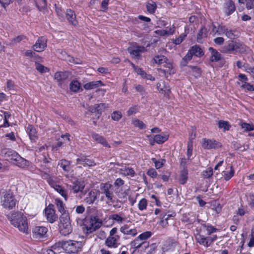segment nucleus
<instances>
[{"label":"nucleus","mask_w":254,"mask_h":254,"mask_svg":"<svg viewBox=\"0 0 254 254\" xmlns=\"http://www.w3.org/2000/svg\"><path fill=\"white\" fill-rule=\"evenodd\" d=\"M0 203L3 208L10 210L15 207L18 200L14 192L11 190H7L0 193Z\"/></svg>","instance_id":"f257e3e1"},{"label":"nucleus","mask_w":254,"mask_h":254,"mask_svg":"<svg viewBox=\"0 0 254 254\" xmlns=\"http://www.w3.org/2000/svg\"><path fill=\"white\" fill-rule=\"evenodd\" d=\"M11 224L24 233H28V225L27 218L20 213L16 214L11 220Z\"/></svg>","instance_id":"f03ea898"},{"label":"nucleus","mask_w":254,"mask_h":254,"mask_svg":"<svg viewBox=\"0 0 254 254\" xmlns=\"http://www.w3.org/2000/svg\"><path fill=\"white\" fill-rule=\"evenodd\" d=\"M118 229L113 228L109 232V235L105 240V244L109 248H117L120 245V237L117 234Z\"/></svg>","instance_id":"7ed1b4c3"},{"label":"nucleus","mask_w":254,"mask_h":254,"mask_svg":"<svg viewBox=\"0 0 254 254\" xmlns=\"http://www.w3.org/2000/svg\"><path fill=\"white\" fill-rule=\"evenodd\" d=\"M60 224L59 225L60 233L64 236L70 234L72 231L71 223L68 215L61 216L60 218Z\"/></svg>","instance_id":"20e7f679"},{"label":"nucleus","mask_w":254,"mask_h":254,"mask_svg":"<svg viewBox=\"0 0 254 254\" xmlns=\"http://www.w3.org/2000/svg\"><path fill=\"white\" fill-rule=\"evenodd\" d=\"M82 244L80 241L69 240L64 242L63 247L69 254L77 253L82 248Z\"/></svg>","instance_id":"39448f33"},{"label":"nucleus","mask_w":254,"mask_h":254,"mask_svg":"<svg viewBox=\"0 0 254 254\" xmlns=\"http://www.w3.org/2000/svg\"><path fill=\"white\" fill-rule=\"evenodd\" d=\"M101 223L97 220L96 217H91L85 220L84 224V231L86 234H90L98 229Z\"/></svg>","instance_id":"423d86ee"},{"label":"nucleus","mask_w":254,"mask_h":254,"mask_svg":"<svg viewBox=\"0 0 254 254\" xmlns=\"http://www.w3.org/2000/svg\"><path fill=\"white\" fill-rule=\"evenodd\" d=\"M44 210L46 219L49 222L53 223L57 220L58 216L55 213L53 204H49L45 208Z\"/></svg>","instance_id":"0eeeda50"},{"label":"nucleus","mask_w":254,"mask_h":254,"mask_svg":"<svg viewBox=\"0 0 254 254\" xmlns=\"http://www.w3.org/2000/svg\"><path fill=\"white\" fill-rule=\"evenodd\" d=\"M202 146L205 149H211L220 148L222 144L214 139L203 138L202 140Z\"/></svg>","instance_id":"6e6552de"},{"label":"nucleus","mask_w":254,"mask_h":254,"mask_svg":"<svg viewBox=\"0 0 254 254\" xmlns=\"http://www.w3.org/2000/svg\"><path fill=\"white\" fill-rule=\"evenodd\" d=\"M102 192L105 195L106 197L111 202L113 201L114 197L113 188L112 185L109 183L103 184L101 186Z\"/></svg>","instance_id":"1a4fd4ad"},{"label":"nucleus","mask_w":254,"mask_h":254,"mask_svg":"<svg viewBox=\"0 0 254 254\" xmlns=\"http://www.w3.org/2000/svg\"><path fill=\"white\" fill-rule=\"evenodd\" d=\"M76 165H80L83 167H91L95 165L94 161L88 158L87 156L85 155H80L76 159Z\"/></svg>","instance_id":"9d476101"},{"label":"nucleus","mask_w":254,"mask_h":254,"mask_svg":"<svg viewBox=\"0 0 254 254\" xmlns=\"http://www.w3.org/2000/svg\"><path fill=\"white\" fill-rule=\"evenodd\" d=\"M222 10L227 16L232 14L236 10L234 1L232 0H226L223 5Z\"/></svg>","instance_id":"9b49d317"},{"label":"nucleus","mask_w":254,"mask_h":254,"mask_svg":"<svg viewBox=\"0 0 254 254\" xmlns=\"http://www.w3.org/2000/svg\"><path fill=\"white\" fill-rule=\"evenodd\" d=\"M48 229L44 226H36L32 231L33 237L35 239L44 238L47 234Z\"/></svg>","instance_id":"f8f14e48"},{"label":"nucleus","mask_w":254,"mask_h":254,"mask_svg":"<svg viewBox=\"0 0 254 254\" xmlns=\"http://www.w3.org/2000/svg\"><path fill=\"white\" fill-rule=\"evenodd\" d=\"M196 234L195 235V238L196 241L200 245H202L205 247H208L210 246L209 242H208V237L201 234V230L196 229Z\"/></svg>","instance_id":"ddd939ff"},{"label":"nucleus","mask_w":254,"mask_h":254,"mask_svg":"<svg viewBox=\"0 0 254 254\" xmlns=\"http://www.w3.org/2000/svg\"><path fill=\"white\" fill-rule=\"evenodd\" d=\"M99 195V192L96 190H92L88 192L84 198L85 203L88 204H92L97 200Z\"/></svg>","instance_id":"4468645a"},{"label":"nucleus","mask_w":254,"mask_h":254,"mask_svg":"<svg viewBox=\"0 0 254 254\" xmlns=\"http://www.w3.org/2000/svg\"><path fill=\"white\" fill-rule=\"evenodd\" d=\"M127 51L132 58L139 60L140 59L141 54L145 51V48L142 46L130 47L127 49Z\"/></svg>","instance_id":"2eb2a0df"},{"label":"nucleus","mask_w":254,"mask_h":254,"mask_svg":"<svg viewBox=\"0 0 254 254\" xmlns=\"http://www.w3.org/2000/svg\"><path fill=\"white\" fill-rule=\"evenodd\" d=\"M46 47L47 39L43 37H40L33 46V49L36 52H41L43 51Z\"/></svg>","instance_id":"dca6fc26"},{"label":"nucleus","mask_w":254,"mask_h":254,"mask_svg":"<svg viewBox=\"0 0 254 254\" xmlns=\"http://www.w3.org/2000/svg\"><path fill=\"white\" fill-rule=\"evenodd\" d=\"M150 144L152 145L154 144V142L158 144H162L165 142L168 139V135L165 134H157L153 136H149Z\"/></svg>","instance_id":"f3484780"},{"label":"nucleus","mask_w":254,"mask_h":254,"mask_svg":"<svg viewBox=\"0 0 254 254\" xmlns=\"http://www.w3.org/2000/svg\"><path fill=\"white\" fill-rule=\"evenodd\" d=\"M156 87L160 93L167 96H169L171 93L170 88L164 81L158 83L156 85Z\"/></svg>","instance_id":"a211bd4d"},{"label":"nucleus","mask_w":254,"mask_h":254,"mask_svg":"<svg viewBox=\"0 0 254 254\" xmlns=\"http://www.w3.org/2000/svg\"><path fill=\"white\" fill-rule=\"evenodd\" d=\"M138 20H140L145 22H149L151 21L150 18L142 15H139L137 18H135L134 20V22L135 24L141 25L142 29L144 30H147L149 28V26L147 25V24L146 23H142Z\"/></svg>","instance_id":"6ab92c4d"},{"label":"nucleus","mask_w":254,"mask_h":254,"mask_svg":"<svg viewBox=\"0 0 254 254\" xmlns=\"http://www.w3.org/2000/svg\"><path fill=\"white\" fill-rule=\"evenodd\" d=\"M84 185L83 182L79 180H76L72 183V185L70 186V189L73 190L75 193L78 192H82L84 188Z\"/></svg>","instance_id":"aec40b11"},{"label":"nucleus","mask_w":254,"mask_h":254,"mask_svg":"<svg viewBox=\"0 0 254 254\" xmlns=\"http://www.w3.org/2000/svg\"><path fill=\"white\" fill-rule=\"evenodd\" d=\"M2 153L5 155V157L7 158V160L11 161H14L16 159V158L18 156V154L15 151L10 149H4L2 150Z\"/></svg>","instance_id":"412c9836"},{"label":"nucleus","mask_w":254,"mask_h":254,"mask_svg":"<svg viewBox=\"0 0 254 254\" xmlns=\"http://www.w3.org/2000/svg\"><path fill=\"white\" fill-rule=\"evenodd\" d=\"M66 17L68 21L71 24L75 26L77 24L76 15L74 12L70 9L66 11Z\"/></svg>","instance_id":"4be33fe9"},{"label":"nucleus","mask_w":254,"mask_h":254,"mask_svg":"<svg viewBox=\"0 0 254 254\" xmlns=\"http://www.w3.org/2000/svg\"><path fill=\"white\" fill-rule=\"evenodd\" d=\"M55 203L56 205L58 211L62 214L61 216L68 215L65 213L66 210L65 208V204L60 198H56L55 199Z\"/></svg>","instance_id":"5701e85b"},{"label":"nucleus","mask_w":254,"mask_h":254,"mask_svg":"<svg viewBox=\"0 0 254 254\" xmlns=\"http://www.w3.org/2000/svg\"><path fill=\"white\" fill-rule=\"evenodd\" d=\"M120 231L125 235H130L131 236H135L137 231L136 229L130 228L127 225H124L120 228Z\"/></svg>","instance_id":"b1692460"},{"label":"nucleus","mask_w":254,"mask_h":254,"mask_svg":"<svg viewBox=\"0 0 254 254\" xmlns=\"http://www.w3.org/2000/svg\"><path fill=\"white\" fill-rule=\"evenodd\" d=\"M93 139L98 143L101 144L104 146L110 148L111 146L108 143L106 139L103 136L99 134L94 133L92 134Z\"/></svg>","instance_id":"393cba45"},{"label":"nucleus","mask_w":254,"mask_h":254,"mask_svg":"<svg viewBox=\"0 0 254 254\" xmlns=\"http://www.w3.org/2000/svg\"><path fill=\"white\" fill-rule=\"evenodd\" d=\"M68 78L67 72H57L55 73L54 79L58 82L59 85Z\"/></svg>","instance_id":"a878e982"},{"label":"nucleus","mask_w":254,"mask_h":254,"mask_svg":"<svg viewBox=\"0 0 254 254\" xmlns=\"http://www.w3.org/2000/svg\"><path fill=\"white\" fill-rule=\"evenodd\" d=\"M103 85V82L101 80H99L87 83L83 85V87L86 90H91Z\"/></svg>","instance_id":"bb28decb"},{"label":"nucleus","mask_w":254,"mask_h":254,"mask_svg":"<svg viewBox=\"0 0 254 254\" xmlns=\"http://www.w3.org/2000/svg\"><path fill=\"white\" fill-rule=\"evenodd\" d=\"M208 50L211 54L210 60L212 62H217L220 60L221 55L217 51L212 47H210Z\"/></svg>","instance_id":"cd10ccee"},{"label":"nucleus","mask_w":254,"mask_h":254,"mask_svg":"<svg viewBox=\"0 0 254 254\" xmlns=\"http://www.w3.org/2000/svg\"><path fill=\"white\" fill-rule=\"evenodd\" d=\"M225 35L229 39H234L239 37L240 32L236 29H230L227 28Z\"/></svg>","instance_id":"c85d7f7f"},{"label":"nucleus","mask_w":254,"mask_h":254,"mask_svg":"<svg viewBox=\"0 0 254 254\" xmlns=\"http://www.w3.org/2000/svg\"><path fill=\"white\" fill-rule=\"evenodd\" d=\"M13 163L17 166L21 168H24L29 165L28 161L20 156L19 155L16 158V159L13 161Z\"/></svg>","instance_id":"c756f323"},{"label":"nucleus","mask_w":254,"mask_h":254,"mask_svg":"<svg viewBox=\"0 0 254 254\" xmlns=\"http://www.w3.org/2000/svg\"><path fill=\"white\" fill-rule=\"evenodd\" d=\"M26 131L29 134L30 139L35 141L37 138V131L34 127L31 125H28L26 128Z\"/></svg>","instance_id":"7c9ffc66"},{"label":"nucleus","mask_w":254,"mask_h":254,"mask_svg":"<svg viewBox=\"0 0 254 254\" xmlns=\"http://www.w3.org/2000/svg\"><path fill=\"white\" fill-rule=\"evenodd\" d=\"M218 127L219 129H221L223 131L225 132L230 129L231 125L228 121L219 120L218 122Z\"/></svg>","instance_id":"2f4dec72"},{"label":"nucleus","mask_w":254,"mask_h":254,"mask_svg":"<svg viewBox=\"0 0 254 254\" xmlns=\"http://www.w3.org/2000/svg\"><path fill=\"white\" fill-rule=\"evenodd\" d=\"M175 29L174 27L170 28L169 30H157L155 31V33L159 36H164L167 35H171L174 33Z\"/></svg>","instance_id":"473e14b6"},{"label":"nucleus","mask_w":254,"mask_h":254,"mask_svg":"<svg viewBox=\"0 0 254 254\" xmlns=\"http://www.w3.org/2000/svg\"><path fill=\"white\" fill-rule=\"evenodd\" d=\"M198 222H201V224L204 228H206V230L207 232V234L208 235H210L212 233L216 232L217 231V229H216V228H215L214 227L212 226L211 225L206 224L205 223H204L203 221H201V220L198 219Z\"/></svg>","instance_id":"72a5a7b5"},{"label":"nucleus","mask_w":254,"mask_h":254,"mask_svg":"<svg viewBox=\"0 0 254 254\" xmlns=\"http://www.w3.org/2000/svg\"><path fill=\"white\" fill-rule=\"evenodd\" d=\"M70 164V163L69 161L64 159L60 160L58 163V165L60 166L63 169V170L66 172H68L69 171Z\"/></svg>","instance_id":"f704fd0d"},{"label":"nucleus","mask_w":254,"mask_h":254,"mask_svg":"<svg viewBox=\"0 0 254 254\" xmlns=\"http://www.w3.org/2000/svg\"><path fill=\"white\" fill-rule=\"evenodd\" d=\"M193 56L200 57L203 55V53L201 49L198 46L195 45L190 49Z\"/></svg>","instance_id":"c9c22d12"},{"label":"nucleus","mask_w":254,"mask_h":254,"mask_svg":"<svg viewBox=\"0 0 254 254\" xmlns=\"http://www.w3.org/2000/svg\"><path fill=\"white\" fill-rule=\"evenodd\" d=\"M55 187L56 188L54 190L61 194L65 200H66L67 199V190H65L64 187L59 185L56 186Z\"/></svg>","instance_id":"e433bc0d"},{"label":"nucleus","mask_w":254,"mask_h":254,"mask_svg":"<svg viewBox=\"0 0 254 254\" xmlns=\"http://www.w3.org/2000/svg\"><path fill=\"white\" fill-rule=\"evenodd\" d=\"M39 2L36 1L37 6L39 11H42L44 14L47 10V3L46 0H39Z\"/></svg>","instance_id":"4c0bfd02"},{"label":"nucleus","mask_w":254,"mask_h":254,"mask_svg":"<svg viewBox=\"0 0 254 254\" xmlns=\"http://www.w3.org/2000/svg\"><path fill=\"white\" fill-rule=\"evenodd\" d=\"M69 87L71 91L74 92H77L81 89V85L78 81L73 80L70 82Z\"/></svg>","instance_id":"58836bf2"},{"label":"nucleus","mask_w":254,"mask_h":254,"mask_svg":"<svg viewBox=\"0 0 254 254\" xmlns=\"http://www.w3.org/2000/svg\"><path fill=\"white\" fill-rule=\"evenodd\" d=\"M239 46L240 44L239 43L232 41L229 43L226 46V50H225L224 52H226L227 51H237V50L239 48Z\"/></svg>","instance_id":"ea45409f"},{"label":"nucleus","mask_w":254,"mask_h":254,"mask_svg":"<svg viewBox=\"0 0 254 254\" xmlns=\"http://www.w3.org/2000/svg\"><path fill=\"white\" fill-rule=\"evenodd\" d=\"M188 172L187 169H183L180 174L179 182L181 184L184 185L186 183L188 180Z\"/></svg>","instance_id":"a19ab883"},{"label":"nucleus","mask_w":254,"mask_h":254,"mask_svg":"<svg viewBox=\"0 0 254 254\" xmlns=\"http://www.w3.org/2000/svg\"><path fill=\"white\" fill-rule=\"evenodd\" d=\"M106 108V105L104 103L95 104L94 107H90V110L92 112H98L101 113V112Z\"/></svg>","instance_id":"79ce46f5"},{"label":"nucleus","mask_w":254,"mask_h":254,"mask_svg":"<svg viewBox=\"0 0 254 254\" xmlns=\"http://www.w3.org/2000/svg\"><path fill=\"white\" fill-rule=\"evenodd\" d=\"M146 8L149 13L153 14L157 8L156 3L152 0L148 2L146 4Z\"/></svg>","instance_id":"37998d69"},{"label":"nucleus","mask_w":254,"mask_h":254,"mask_svg":"<svg viewBox=\"0 0 254 254\" xmlns=\"http://www.w3.org/2000/svg\"><path fill=\"white\" fill-rule=\"evenodd\" d=\"M121 174L124 176H129L131 177L135 175V172L131 168L125 167L121 169Z\"/></svg>","instance_id":"c03bdc74"},{"label":"nucleus","mask_w":254,"mask_h":254,"mask_svg":"<svg viewBox=\"0 0 254 254\" xmlns=\"http://www.w3.org/2000/svg\"><path fill=\"white\" fill-rule=\"evenodd\" d=\"M207 33V30L206 28H201L197 35V42L199 43H201L202 38L206 36Z\"/></svg>","instance_id":"a18cd8bd"},{"label":"nucleus","mask_w":254,"mask_h":254,"mask_svg":"<svg viewBox=\"0 0 254 254\" xmlns=\"http://www.w3.org/2000/svg\"><path fill=\"white\" fill-rule=\"evenodd\" d=\"M230 171H225L223 172V176L226 181L229 180L234 176V170L232 166H230Z\"/></svg>","instance_id":"49530a36"},{"label":"nucleus","mask_w":254,"mask_h":254,"mask_svg":"<svg viewBox=\"0 0 254 254\" xmlns=\"http://www.w3.org/2000/svg\"><path fill=\"white\" fill-rule=\"evenodd\" d=\"M239 125L246 131L254 130V126L252 124L241 122L239 124Z\"/></svg>","instance_id":"de8ad7c7"},{"label":"nucleus","mask_w":254,"mask_h":254,"mask_svg":"<svg viewBox=\"0 0 254 254\" xmlns=\"http://www.w3.org/2000/svg\"><path fill=\"white\" fill-rule=\"evenodd\" d=\"M147 204L148 203L147 200L145 198H143L139 201L138 203V208L139 210L143 211L146 209Z\"/></svg>","instance_id":"09e8293b"},{"label":"nucleus","mask_w":254,"mask_h":254,"mask_svg":"<svg viewBox=\"0 0 254 254\" xmlns=\"http://www.w3.org/2000/svg\"><path fill=\"white\" fill-rule=\"evenodd\" d=\"M154 61L156 64H161L165 63L167 59L164 56H157L154 57Z\"/></svg>","instance_id":"8fccbe9b"},{"label":"nucleus","mask_w":254,"mask_h":254,"mask_svg":"<svg viewBox=\"0 0 254 254\" xmlns=\"http://www.w3.org/2000/svg\"><path fill=\"white\" fill-rule=\"evenodd\" d=\"M151 160L154 163L155 167L157 169L161 168L166 162L165 159H162L160 160H157L154 158H152Z\"/></svg>","instance_id":"3c124183"},{"label":"nucleus","mask_w":254,"mask_h":254,"mask_svg":"<svg viewBox=\"0 0 254 254\" xmlns=\"http://www.w3.org/2000/svg\"><path fill=\"white\" fill-rule=\"evenodd\" d=\"M131 65L133 67L134 71L137 73V74L140 75L142 78H144V76L146 75V72L142 68L139 67L131 63Z\"/></svg>","instance_id":"603ef678"},{"label":"nucleus","mask_w":254,"mask_h":254,"mask_svg":"<svg viewBox=\"0 0 254 254\" xmlns=\"http://www.w3.org/2000/svg\"><path fill=\"white\" fill-rule=\"evenodd\" d=\"M35 67L36 69L40 73H45L49 71V69L47 67H45L43 65L37 62L35 63Z\"/></svg>","instance_id":"864d4df0"},{"label":"nucleus","mask_w":254,"mask_h":254,"mask_svg":"<svg viewBox=\"0 0 254 254\" xmlns=\"http://www.w3.org/2000/svg\"><path fill=\"white\" fill-rule=\"evenodd\" d=\"M152 236V233L150 231H146L140 234L138 237L142 242L145 241L146 240Z\"/></svg>","instance_id":"5fc2aeb1"},{"label":"nucleus","mask_w":254,"mask_h":254,"mask_svg":"<svg viewBox=\"0 0 254 254\" xmlns=\"http://www.w3.org/2000/svg\"><path fill=\"white\" fill-rule=\"evenodd\" d=\"M142 241L140 239H138L137 237L130 243L131 246L136 250H138L139 247L141 245Z\"/></svg>","instance_id":"6e6d98bb"},{"label":"nucleus","mask_w":254,"mask_h":254,"mask_svg":"<svg viewBox=\"0 0 254 254\" xmlns=\"http://www.w3.org/2000/svg\"><path fill=\"white\" fill-rule=\"evenodd\" d=\"M110 218L119 224H121L124 220V219L118 214H112L110 216Z\"/></svg>","instance_id":"4d7b16f0"},{"label":"nucleus","mask_w":254,"mask_h":254,"mask_svg":"<svg viewBox=\"0 0 254 254\" xmlns=\"http://www.w3.org/2000/svg\"><path fill=\"white\" fill-rule=\"evenodd\" d=\"M139 110V106L137 105H134L129 108L127 111V115L131 116L136 114Z\"/></svg>","instance_id":"13d9d810"},{"label":"nucleus","mask_w":254,"mask_h":254,"mask_svg":"<svg viewBox=\"0 0 254 254\" xmlns=\"http://www.w3.org/2000/svg\"><path fill=\"white\" fill-rule=\"evenodd\" d=\"M227 28L225 26L219 25L218 27H217V30L215 31V33L219 35L224 34H225Z\"/></svg>","instance_id":"bf43d9fd"},{"label":"nucleus","mask_w":254,"mask_h":254,"mask_svg":"<svg viewBox=\"0 0 254 254\" xmlns=\"http://www.w3.org/2000/svg\"><path fill=\"white\" fill-rule=\"evenodd\" d=\"M149 247V243L147 241L142 242L141 245L138 250L141 252L146 253L147 250Z\"/></svg>","instance_id":"052dcab7"},{"label":"nucleus","mask_w":254,"mask_h":254,"mask_svg":"<svg viewBox=\"0 0 254 254\" xmlns=\"http://www.w3.org/2000/svg\"><path fill=\"white\" fill-rule=\"evenodd\" d=\"M122 113L119 111H115L111 115L112 119L115 121H118L122 117Z\"/></svg>","instance_id":"680f3d73"},{"label":"nucleus","mask_w":254,"mask_h":254,"mask_svg":"<svg viewBox=\"0 0 254 254\" xmlns=\"http://www.w3.org/2000/svg\"><path fill=\"white\" fill-rule=\"evenodd\" d=\"M186 35L183 34L180 35L178 38L173 40V43L175 45H179L181 44L185 39Z\"/></svg>","instance_id":"e2e57ef3"},{"label":"nucleus","mask_w":254,"mask_h":254,"mask_svg":"<svg viewBox=\"0 0 254 254\" xmlns=\"http://www.w3.org/2000/svg\"><path fill=\"white\" fill-rule=\"evenodd\" d=\"M241 87L249 91H254V86L247 82L244 83Z\"/></svg>","instance_id":"0e129e2a"},{"label":"nucleus","mask_w":254,"mask_h":254,"mask_svg":"<svg viewBox=\"0 0 254 254\" xmlns=\"http://www.w3.org/2000/svg\"><path fill=\"white\" fill-rule=\"evenodd\" d=\"M15 89V84L11 80H8L6 82V89L8 91L14 90Z\"/></svg>","instance_id":"69168bd1"},{"label":"nucleus","mask_w":254,"mask_h":254,"mask_svg":"<svg viewBox=\"0 0 254 254\" xmlns=\"http://www.w3.org/2000/svg\"><path fill=\"white\" fill-rule=\"evenodd\" d=\"M193 56V54L189 50L186 55L183 58V60L186 63H188L189 61H190L192 57Z\"/></svg>","instance_id":"338daca9"},{"label":"nucleus","mask_w":254,"mask_h":254,"mask_svg":"<svg viewBox=\"0 0 254 254\" xmlns=\"http://www.w3.org/2000/svg\"><path fill=\"white\" fill-rule=\"evenodd\" d=\"M133 125L135 127H138L140 129L145 128V125L142 122L138 120H135L133 121Z\"/></svg>","instance_id":"774afa93"}]
</instances>
